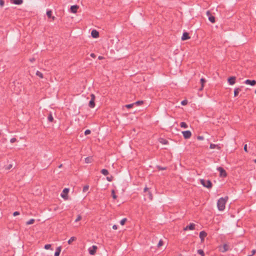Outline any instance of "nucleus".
<instances>
[{
  "label": "nucleus",
  "mask_w": 256,
  "mask_h": 256,
  "mask_svg": "<svg viewBox=\"0 0 256 256\" xmlns=\"http://www.w3.org/2000/svg\"><path fill=\"white\" fill-rule=\"evenodd\" d=\"M30 62H32L34 60V58H33L32 59H30Z\"/></svg>",
  "instance_id": "nucleus-58"
},
{
  "label": "nucleus",
  "mask_w": 256,
  "mask_h": 256,
  "mask_svg": "<svg viewBox=\"0 0 256 256\" xmlns=\"http://www.w3.org/2000/svg\"><path fill=\"white\" fill-rule=\"evenodd\" d=\"M244 83L246 84H249V85L254 86L256 85V80H251L248 79V80H246L244 82Z\"/></svg>",
  "instance_id": "nucleus-8"
},
{
  "label": "nucleus",
  "mask_w": 256,
  "mask_h": 256,
  "mask_svg": "<svg viewBox=\"0 0 256 256\" xmlns=\"http://www.w3.org/2000/svg\"><path fill=\"white\" fill-rule=\"evenodd\" d=\"M90 132H91L90 130H85V132H84V134L86 136V135H88V134H90Z\"/></svg>",
  "instance_id": "nucleus-44"
},
{
  "label": "nucleus",
  "mask_w": 256,
  "mask_h": 256,
  "mask_svg": "<svg viewBox=\"0 0 256 256\" xmlns=\"http://www.w3.org/2000/svg\"><path fill=\"white\" fill-rule=\"evenodd\" d=\"M82 220V216L80 215H78L77 218L75 220V222H78Z\"/></svg>",
  "instance_id": "nucleus-43"
},
{
  "label": "nucleus",
  "mask_w": 256,
  "mask_h": 256,
  "mask_svg": "<svg viewBox=\"0 0 256 256\" xmlns=\"http://www.w3.org/2000/svg\"><path fill=\"white\" fill-rule=\"evenodd\" d=\"M34 222H35V220L34 218H32L26 222V224L30 225V224H33Z\"/></svg>",
  "instance_id": "nucleus-26"
},
{
  "label": "nucleus",
  "mask_w": 256,
  "mask_h": 256,
  "mask_svg": "<svg viewBox=\"0 0 256 256\" xmlns=\"http://www.w3.org/2000/svg\"><path fill=\"white\" fill-rule=\"evenodd\" d=\"M228 196H226L224 198L222 197L219 198L217 202V206L219 210L222 211L224 210L225 205L228 200Z\"/></svg>",
  "instance_id": "nucleus-1"
},
{
  "label": "nucleus",
  "mask_w": 256,
  "mask_h": 256,
  "mask_svg": "<svg viewBox=\"0 0 256 256\" xmlns=\"http://www.w3.org/2000/svg\"><path fill=\"white\" fill-rule=\"evenodd\" d=\"M206 14H207V15L208 16L209 20L212 23L215 22H216L215 17L211 15L210 12L209 11H208Z\"/></svg>",
  "instance_id": "nucleus-11"
},
{
  "label": "nucleus",
  "mask_w": 256,
  "mask_h": 256,
  "mask_svg": "<svg viewBox=\"0 0 256 256\" xmlns=\"http://www.w3.org/2000/svg\"><path fill=\"white\" fill-rule=\"evenodd\" d=\"M48 120L50 122H52L54 121V118L51 113H50L48 114Z\"/></svg>",
  "instance_id": "nucleus-23"
},
{
  "label": "nucleus",
  "mask_w": 256,
  "mask_h": 256,
  "mask_svg": "<svg viewBox=\"0 0 256 256\" xmlns=\"http://www.w3.org/2000/svg\"><path fill=\"white\" fill-rule=\"evenodd\" d=\"M210 149H214V148H218V150H220V146L218 145V144H210Z\"/></svg>",
  "instance_id": "nucleus-20"
},
{
  "label": "nucleus",
  "mask_w": 256,
  "mask_h": 256,
  "mask_svg": "<svg viewBox=\"0 0 256 256\" xmlns=\"http://www.w3.org/2000/svg\"><path fill=\"white\" fill-rule=\"evenodd\" d=\"M158 141L160 143L162 144H168V140L164 138H160Z\"/></svg>",
  "instance_id": "nucleus-17"
},
{
  "label": "nucleus",
  "mask_w": 256,
  "mask_h": 256,
  "mask_svg": "<svg viewBox=\"0 0 256 256\" xmlns=\"http://www.w3.org/2000/svg\"><path fill=\"white\" fill-rule=\"evenodd\" d=\"M52 246L50 244H47L44 246V248L46 250L51 249Z\"/></svg>",
  "instance_id": "nucleus-38"
},
{
  "label": "nucleus",
  "mask_w": 256,
  "mask_h": 256,
  "mask_svg": "<svg viewBox=\"0 0 256 256\" xmlns=\"http://www.w3.org/2000/svg\"><path fill=\"white\" fill-rule=\"evenodd\" d=\"M90 56H91V57H92V58H95V57H96V55H95V54H94V53H92V54H90Z\"/></svg>",
  "instance_id": "nucleus-54"
},
{
  "label": "nucleus",
  "mask_w": 256,
  "mask_h": 256,
  "mask_svg": "<svg viewBox=\"0 0 256 256\" xmlns=\"http://www.w3.org/2000/svg\"><path fill=\"white\" fill-rule=\"evenodd\" d=\"M16 141V139L15 138H12L10 140L11 143H14Z\"/></svg>",
  "instance_id": "nucleus-46"
},
{
  "label": "nucleus",
  "mask_w": 256,
  "mask_h": 256,
  "mask_svg": "<svg viewBox=\"0 0 256 256\" xmlns=\"http://www.w3.org/2000/svg\"><path fill=\"white\" fill-rule=\"evenodd\" d=\"M4 0H0V6L2 7L4 6Z\"/></svg>",
  "instance_id": "nucleus-47"
},
{
  "label": "nucleus",
  "mask_w": 256,
  "mask_h": 256,
  "mask_svg": "<svg viewBox=\"0 0 256 256\" xmlns=\"http://www.w3.org/2000/svg\"><path fill=\"white\" fill-rule=\"evenodd\" d=\"M51 18H52V20H55L56 18H55V16H52Z\"/></svg>",
  "instance_id": "nucleus-56"
},
{
  "label": "nucleus",
  "mask_w": 256,
  "mask_h": 256,
  "mask_svg": "<svg viewBox=\"0 0 256 256\" xmlns=\"http://www.w3.org/2000/svg\"><path fill=\"white\" fill-rule=\"evenodd\" d=\"M241 91V88H235L234 90V96H237L239 92Z\"/></svg>",
  "instance_id": "nucleus-21"
},
{
  "label": "nucleus",
  "mask_w": 256,
  "mask_h": 256,
  "mask_svg": "<svg viewBox=\"0 0 256 256\" xmlns=\"http://www.w3.org/2000/svg\"><path fill=\"white\" fill-rule=\"evenodd\" d=\"M200 83H201V87L199 88L200 90H202L204 86V84L206 82V80L204 78H202L200 80Z\"/></svg>",
  "instance_id": "nucleus-18"
},
{
  "label": "nucleus",
  "mask_w": 256,
  "mask_h": 256,
  "mask_svg": "<svg viewBox=\"0 0 256 256\" xmlns=\"http://www.w3.org/2000/svg\"><path fill=\"white\" fill-rule=\"evenodd\" d=\"M91 100H95L96 96L94 94H90Z\"/></svg>",
  "instance_id": "nucleus-50"
},
{
  "label": "nucleus",
  "mask_w": 256,
  "mask_h": 256,
  "mask_svg": "<svg viewBox=\"0 0 256 256\" xmlns=\"http://www.w3.org/2000/svg\"><path fill=\"white\" fill-rule=\"evenodd\" d=\"M148 198H150V200H152L153 198V196H152V192H148Z\"/></svg>",
  "instance_id": "nucleus-41"
},
{
  "label": "nucleus",
  "mask_w": 256,
  "mask_h": 256,
  "mask_svg": "<svg viewBox=\"0 0 256 256\" xmlns=\"http://www.w3.org/2000/svg\"><path fill=\"white\" fill-rule=\"evenodd\" d=\"M76 238L74 236H72L70 238V239L68 240V242L69 244H72V242L76 240Z\"/></svg>",
  "instance_id": "nucleus-27"
},
{
  "label": "nucleus",
  "mask_w": 256,
  "mask_h": 256,
  "mask_svg": "<svg viewBox=\"0 0 256 256\" xmlns=\"http://www.w3.org/2000/svg\"><path fill=\"white\" fill-rule=\"evenodd\" d=\"M198 254L201 255V256H204V252L202 249L198 250L197 251Z\"/></svg>",
  "instance_id": "nucleus-30"
},
{
  "label": "nucleus",
  "mask_w": 256,
  "mask_h": 256,
  "mask_svg": "<svg viewBox=\"0 0 256 256\" xmlns=\"http://www.w3.org/2000/svg\"><path fill=\"white\" fill-rule=\"evenodd\" d=\"M79 6L77 5H73L70 6V12L72 13H76Z\"/></svg>",
  "instance_id": "nucleus-13"
},
{
  "label": "nucleus",
  "mask_w": 256,
  "mask_h": 256,
  "mask_svg": "<svg viewBox=\"0 0 256 256\" xmlns=\"http://www.w3.org/2000/svg\"><path fill=\"white\" fill-rule=\"evenodd\" d=\"M244 150L248 152V147H247V144H246L244 146Z\"/></svg>",
  "instance_id": "nucleus-49"
},
{
  "label": "nucleus",
  "mask_w": 256,
  "mask_h": 256,
  "mask_svg": "<svg viewBox=\"0 0 256 256\" xmlns=\"http://www.w3.org/2000/svg\"><path fill=\"white\" fill-rule=\"evenodd\" d=\"M256 253V250H253L252 251V254H251L250 256H253V255H254Z\"/></svg>",
  "instance_id": "nucleus-51"
},
{
  "label": "nucleus",
  "mask_w": 256,
  "mask_h": 256,
  "mask_svg": "<svg viewBox=\"0 0 256 256\" xmlns=\"http://www.w3.org/2000/svg\"><path fill=\"white\" fill-rule=\"evenodd\" d=\"M183 136L185 139H188L192 136V132L190 130H186L182 132Z\"/></svg>",
  "instance_id": "nucleus-5"
},
{
  "label": "nucleus",
  "mask_w": 256,
  "mask_h": 256,
  "mask_svg": "<svg viewBox=\"0 0 256 256\" xmlns=\"http://www.w3.org/2000/svg\"><path fill=\"white\" fill-rule=\"evenodd\" d=\"M197 138H198V140H204V137H203L202 136H198L197 137Z\"/></svg>",
  "instance_id": "nucleus-52"
},
{
  "label": "nucleus",
  "mask_w": 256,
  "mask_h": 256,
  "mask_svg": "<svg viewBox=\"0 0 256 256\" xmlns=\"http://www.w3.org/2000/svg\"><path fill=\"white\" fill-rule=\"evenodd\" d=\"M181 38L182 40H189L190 38L189 33L188 32H184Z\"/></svg>",
  "instance_id": "nucleus-10"
},
{
  "label": "nucleus",
  "mask_w": 256,
  "mask_h": 256,
  "mask_svg": "<svg viewBox=\"0 0 256 256\" xmlns=\"http://www.w3.org/2000/svg\"><path fill=\"white\" fill-rule=\"evenodd\" d=\"M112 196L114 200H116L118 197L115 194V190H112Z\"/></svg>",
  "instance_id": "nucleus-29"
},
{
  "label": "nucleus",
  "mask_w": 256,
  "mask_h": 256,
  "mask_svg": "<svg viewBox=\"0 0 256 256\" xmlns=\"http://www.w3.org/2000/svg\"><path fill=\"white\" fill-rule=\"evenodd\" d=\"M85 162L86 163H90L91 162L90 158L89 157H87L85 158Z\"/></svg>",
  "instance_id": "nucleus-45"
},
{
  "label": "nucleus",
  "mask_w": 256,
  "mask_h": 256,
  "mask_svg": "<svg viewBox=\"0 0 256 256\" xmlns=\"http://www.w3.org/2000/svg\"><path fill=\"white\" fill-rule=\"evenodd\" d=\"M126 221H127V218H124L120 221V224L121 225L123 226L125 224V223Z\"/></svg>",
  "instance_id": "nucleus-35"
},
{
  "label": "nucleus",
  "mask_w": 256,
  "mask_h": 256,
  "mask_svg": "<svg viewBox=\"0 0 256 256\" xmlns=\"http://www.w3.org/2000/svg\"><path fill=\"white\" fill-rule=\"evenodd\" d=\"M148 190V188L147 187H146V188H144V192H146Z\"/></svg>",
  "instance_id": "nucleus-55"
},
{
  "label": "nucleus",
  "mask_w": 256,
  "mask_h": 256,
  "mask_svg": "<svg viewBox=\"0 0 256 256\" xmlns=\"http://www.w3.org/2000/svg\"><path fill=\"white\" fill-rule=\"evenodd\" d=\"M112 228H113L114 230H117V229H118V226H117V225H116V224L114 225V226H112Z\"/></svg>",
  "instance_id": "nucleus-53"
},
{
  "label": "nucleus",
  "mask_w": 256,
  "mask_h": 256,
  "mask_svg": "<svg viewBox=\"0 0 256 256\" xmlns=\"http://www.w3.org/2000/svg\"><path fill=\"white\" fill-rule=\"evenodd\" d=\"M12 164H10L9 165L5 167V169L6 170H9L12 168Z\"/></svg>",
  "instance_id": "nucleus-42"
},
{
  "label": "nucleus",
  "mask_w": 256,
  "mask_h": 256,
  "mask_svg": "<svg viewBox=\"0 0 256 256\" xmlns=\"http://www.w3.org/2000/svg\"><path fill=\"white\" fill-rule=\"evenodd\" d=\"M134 106V103H132V104H126L125 106L128 108H132Z\"/></svg>",
  "instance_id": "nucleus-36"
},
{
  "label": "nucleus",
  "mask_w": 256,
  "mask_h": 256,
  "mask_svg": "<svg viewBox=\"0 0 256 256\" xmlns=\"http://www.w3.org/2000/svg\"><path fill=\"white\" fill-rule=\"evenodd\" d=\"M144 104L143 100H138L134 102V105L140 106Z\"/></svg>",
  "instance_id": "nucleus-31"
},
{
  "label": "nucleus",
  "mask_w": 256,
  "mask_h": 256,
  "mask_svg": "<svg viewBox=\"0 0 256 256\" xmlns=\"http://www.w3.org/2000/svg\"><path fill=\"white\" fill-rule=\"evenodd\" d=\"M94 100H91L90 99V101L89 102V103H88L89 107H90V108H94L95 106Z\"/></svg>",
  "instance_id": "nucleus-22"
},
{
  "label": "nucleus",
  "mask_w": 256,
  "mask_h": 256,
  "mask_svg": "<svg viewBox=\"0 0 256 256\" xmlns=\"http://www.w3.org/2000/svg\"><path fill=\"white\" fill-rule=\"evenodd\" d=\"M217 170L220 172V176L224 178L226 176V172L222 167H218Z\"/></svg>",
  "instance_id": "nucleus-4"
},
{
  "label": "nucleus",
  "mask_w": 256,
  "mask_h": 256,
  "mask_svg": "<svg viewBox=\"0 0 256 256\" xmlns=\"http://www.w3.org/2000/svg\"><path fill=\"white\" fill-rule=\"evenodd\" d=\"M196 224L194 223H190L189 225L187 226L184 228V230H194L195 228Z\"/></svg>",
  "instance_id": "nucleus-9"
},
{
  "label": "nucleus",
  "mask_w": 256,
  "mask_h": 256,
  "mask_svg": "<svg viewBox=\"0 0 256 256\" xmlns=\"http://www.w3.org/2000/svg\"><path fill=\"white\" fill-rule=\"evenodd\" d=\"M36 75L38 76H39L40 78H43L44 76H43V74L40 72V71H37L36 72Z\"/></svg>",
  "instance_id": "nucleus-32"
},
{
  "label": "nucleus",
  "mask_w": 256,
  "mask_h": 256,
  "mask_svg": "<svg viewBox=\"0 0 256 256\" xmlns=\"http://www.w3.org/2000/svg\"><path fill=\"white\" fill-rule=\"evenodd\" d=\"M254 162L256 164V159L254 160Z\"/></svg>",
  "instance_id": "nucleus-59"
},
{
  "label": "nucleus",
  "mask_w": 256,
  "mask_h": 256,
  "mask_svg": "<svg viewBox=\"0 0 256 256\" xmlns=\"http://www.w3.org/2000/svg\"><path fill=\"white\" fill-rule=\"evenodd\" d=\"M100 172L104 176H107L109 174L108 171L106 169H102Z\"/></svg>",
  "instance_id": "nucleus-24"
},
{
  "label": "nucleus",
  "mask_w": 256,
  "mask_h": 256,
  "mask_svg": "<svg viewBox=\"0 0 256 256\" xmlns=\"http://www.w3.org/2000/svg\"><path fill=\"white\" fill-rule=\"evenodd\" d=\"M236 76H230L228 78V82L230 85H233L236 83Z\"/></svg>",
  "instance_id": "nucleus-7"
},
{
  "label": "nucleus",
  "mask_w": 256,
  "mask_h": 256,
  "mask_svg": "<svg viewBox=\"0 0 256 256\" xmlns=\"http://www.w3.org/2000/svg\"><path fill=\"white\" fill-rule=\"evenodd\" d=\"M89 188V186L88 185H86L83 187L82 191L84 192H86Z\"/></svg>",
  "instance_id": "nucleus-34"
},
{
  "label": "nucleus",
  "mask_w": 256,
  "mask_h": 256,
  "mask_svg": "<svg viewBox=\"0 0 256 256\" xmlns=\"http://www.w3.org/2000/svg\"><path fill=\"white\" fill-rule=\"evenodd\" d=\"M207 236V234L204 231H202L200 232V238L201 240V241L202 242L204 240V238Z\"/></svg>",
  "instance_id": "nucleus-14"
},
{
  "label": "nucleus",
  "mask_w": 256,
  "mask_h": 256,
  "mask_svg": "<svg viewBox=\"0 0 256 256\" xmlns=\"http://www.w3.org/2000/svg\"><path fill=\"white\" fill-rule=\"evenodd\" d=\"M180 126L181 128H188V124L185 122H181L180 123Z\"/></svg>",
  "instance_id": "nucleus-25"
},
{
  "label": "nucleus",
  "mask_w": 256,
  "mask_h": 256,
  "mask_svg": "<svg viewBox=\"0 0 256 256\" xmlns=\"http://www.w3.org/2000/svg\"><path fill=\"white\" fill-rule=\"evenodd\" d=\"M98 58H99L100 60H102V58H103V57H102V56H98Z\"/></svg>",
  "instance_id": "nucleus-57"
},
{
  "label": "nucleus",
  "mask_w": 256,
  "mask_h": 256,
  "mask_svg": "<svg viewBox=\"0 0 256 256\" xmlns=\"http://www.w3.org/2000/svg\"><path fill=\"white\" fill-rule=\"evenodd\" d=\"M62 164H60V165L59 166V168L62 167Z\"/></svg>",
  "instance_id": "nucleus-60"
},
{
  "label": "nucleus",
  "mask_w": 256,
  "mask_h": 256,
  "mask_svg": "<svg viewBox=\"0 0 256 256\" xmlns=\"http://www.w3.org/2000/svg\"><path fill=\"white\" fill-rule=\"evenodd\" d=\"M230 249L229 246L227 244H224L222 246V249H220V250L222 252H225L227 251H228Z\"/></svg>",
  "instance_id": "nucleus-15"
},
{
  "label": "nucleus",
  "mask_w": 256,
  "mask_h": 256,
  "mask_svg": "<svg viewBox=\"0 0 256 256\" xmlns=\"http://www.w3.org/2000/svg\"><path fill=\"white\" fill-rule=\"evenodd\" d=\"M200 184L208 188H210L212 186V182L210 180H204V179H201L200 180Z\"/></svg>",
  "instance_id": "nucleus-2"
},
{
  "label": "nucleus",
  "mask_w": 256,
  "mask_h": 256,
  "mask_svg": "<svg viewBox=\"0 0 256 256\" xmlns=\"http://www.w3.org/2000/svg\"><path fill=\"white\" fill-rule=\"evenodd\" d=\"M98 247L96 246H92L88 248L89 254L91 255H94L96 253Z\"/></svg>",
  "instance_id": "nucleus-6"
},
{
  "label": "nucleus",
  "mask_w": 256,
  "mask_h": 256,
  "mask_svg": "<svg viewBox=\"0 0 256 256\" xmlns=\"http://www.w3.org/2000/svg\"><path fill=\"white\" fill-rule=\"evenodd\" d=\"M163 244H164L163 241L162 240H160L158 244V247L160 248V246H162L163 245Z\"/></svg>",
  "instance_id": "nucleus-40"
},
{
  "label": "nucleus",
  "mask_w": 256,
  "mask_h": 256,
  "mask_svg": "<svg viewBox=\"0 0 256 256\" xmlns=\"http://www.w3.org/2000/svg\"><path fill=\"white\" fill-rule=\"evenodd\" d=\"M20 214V212H18V211H16L14 212V213H13V216H17L18 215H19Z\"/></svg>",
  "instance_id": "nucleus-48"
},
{
  "label": "nucleus",
  "mask_w": 256,
  "mask_h": 256,
  "mask_svg": "<svg viewBox=\"0 0 256 256\" xmlns=\"http://www.w3.org/2000/svg\"><path fill=\"white\" fill-rule=\"evenodd\" d=\"M69 192V188H64L62 194H60V196L65 200H66L68 199V194Z\"/></svg>",
  "instance_id": "nucleus-3"
},
{
  "label": "nucleus",
  "mask_w": 256,
  "mask_h": 256,
  "mask_svg": "<svg viewBox=\"0 0 256 256\" xmlns=\"http://www.w3.org/2000/svg\"><path fill=\"white\" fill-rule=\"evenodd\" d=\"M113 179H114V176H112L106 177V180L108 182H112L113 180Z\"/></svg>",
  "instance_id": "nucleus-37"
},
{
  "label": "nucleus",
  "mask_w": 256,
  "mask_h": 256,
  "mask_svg": "<svg viewBox=\"0 0 256 256\" xmlns=\"http://www.w3.org/2000/svg\"><path fill=\"white\" fill-rule=\"evenodd\" d=\"M156 168L159 170H166V167H162L160 166H157Z\"/></svg>",
  "instance_id": "nucleus-33"
},
{
  "label": "nucleus",
  "mask_w": 256,
  "mask_h": 256,
  "mask_svg": "<svg viewBox=\"0 0 256 256\" xmlns=\"http://www.w3.org/2000/svg\"><path fill=\"white\" fill-rule=\"evenodd\" d=\"M188 100H184L181 102V104L182 106H186L188 104Z\"/></svg>",
  "instance_id": "nucleus-39"
},
{
  "label": "nucleus",
  "mask_w": 256,
  "mask_h": 256,
  "mask_svg": "<svg viewBox=\"0 0 256 256\" xmlns=\"http://www.w3.org/2000/svg\"><path fill=\"white\" fill-rule=\"evenodd\" d=\"M10 2L12 4H17V5H20L22 4L23 0H10Z\"/></svg>",
  "instance_id": "nucleus-16"
},
{
  "label": "nucleus",
  "mask_w": 256,
  "mask_h": 256,
  "mask_svg": "<svg viewBox=\"0 0 256 256\" xmlns=\"http://www.w3.org/2000/svg\"><path fill=\"white\" fill-rule=\"evenodd\" d=\"M255 93L256 94V90H255Z\"/></svg>",
  "instance_id": "nucleus-61"
},
{
  "label": "nucleus",
  "mask_w": 256,
  "mask_h": 256,
  "mask_svg": "<svg viewBox=\"0 0 256 256\" xmlns=\"http://www.w3.org/2000/svg\"><path fill=\"white\" fill-rule=\"evenodd\" d=\"M46 15L48 18H51L52 16V11L51 10H47Z\"/></svg>",
  "instance_id": "nucleus-28"
},
{
  "label": "nucleus",
  "mask_w": 256,
  "mask_h": 256,
  "mask_svg": "<svg viewBox=\"0 0 256 256\" xmlns=\"http://www.w3.org/2000/svg\"><path fill=\"white\" fill-rule=\"evenodd\" d=\"M62 247L58 246L56 248V250L54 252V256H60V252H61Z\"/></svg>",
  "instance_id": "nucleus-19"
},
{
  "label": "nucleus",
  "mask_w": 256,
  "mask_h": 256,
  "mask_svg": "<svg viewBox=\"0 0 256 256\" xmlns=\"http://www.w3.org/2000/svg\"><path fill=\"white\" fill-rule=\"evenodd\" d=\"M91 36L93 38H98L99 37V32L96 30H93L91 32Z\"/></svg>",
  "instance_id": "nucleus-12"
}]
</instances>
